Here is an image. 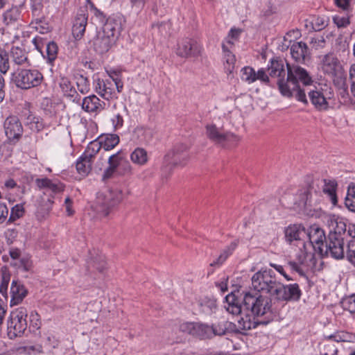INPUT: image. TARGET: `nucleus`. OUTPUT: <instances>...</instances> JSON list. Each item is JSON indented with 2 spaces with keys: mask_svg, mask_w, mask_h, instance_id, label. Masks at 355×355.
<instances>
[{
  "mask_svg": "<svg viewBox=\"0 0 355 355\" xmlns=\"http://www.w3.org/2000/svg\"><path fill=\"white\" fill-rule=\"evenodd\" d=\"M243 306L245 309L250 310L254 316H265L263 320L270 318V322L273 320L274 313H277L276 309L272 307L271 300L259 293H246L243 297Z\"/></svg>",
  "mask_w": 355,
  "mask_h": 355,
  "instance_id": "obj_3",
  "label": "nucleus"
},
{
  "mask_svg": "<svg viewBox=\"0 0 355 355\" xmlns=\"http://www.w3.org/2000/svg\"><path fill=\"white\" fill-rule=\"evenodd\" d=\"M121 200V191L109 190L98 196L95 209L100 217H106Z\"/></svg>",
  "mask_w": 355,
  "mask_h": 355,
  "instance_id": "obj_6",
  "label": "nucleus"
},
{
  "mask_svg": "<svg viewBox=\"0 0 355 355\" xmlns=\"http://www.w3.org/2000/svg\"><path fill=\"white\" fill-rule=\"evenodd\" d=\"M25 123L32 131L36 132L41 131L44 127L42 120L31 113L26 116Z\"/></svg>",
  "mask_w": 355,
  "mask_h": 355,
  "instance_id": "obj_36",
  "label": "nucleus"
},
{
  "mask_svg": "<svg viewBox=\"0 0 355 355\" xmlns=\"http://www.w3.org/2000/svg\"><path fill=\"white\" fill-rule=\"evenodd\" d=\"M11 275L8 268H2L1 270V284H0V293L3 295H7L8 287L10 281Z\"/></svg>",
  "mask_w": 355,
  "mask_h": 355,
  "instance_id": "obj_44",
  "label": "nucleus"
},
{
  "mask_svg": "<svg viewBox=\"0 0 355 355\" xmlns=\"http://www.w3.org/2000/svg\"><path fill=\"white\" fill-rule=\"evenodd\" d=\"M259 80L262 83L268 84L270 82V78L268 76L266 73V70L264 69H260L258 70L257 73H255V81Z\"/></svg>",
  "mask_w": 355,
  "mask_h": 355,
  "instance_id": "obj_58",
  "label": "nucleus"
},
{
  "mask_svg": "<svg viewBox=\"0 0 355 355\" xmlns=\"http://www.w3.org/2000/svg\"><path fill=\"white\" fill-rule=\"evenodd\" d=\"M36 184L40 189H48L53 193H58L64 191V185L59 181H53L47 178L37 179Z\"/></svg>",
  "mask_w": 355,
  "mask_h": 355,
  "instance_id": "obj_27",
  "label": "nucleus"
},
{
  "mask_svg": "<svg viewBox=\"0 0 355 355\" xmlns=\"http://www.w3.org/2000/svg\"><path fill=\"white\" fill-rule=\"evenodd\" d=\"M77 90L82 94H86L89 92V82L87 77L82 74H76L74 76Z\"/></svg>",
  "mask_w": 355,
  "mask_h": 355,
  "instance_id": "obj_39",
  "label": "nucleus"
},
{
  "mask_svg": "<svg viewBox=\"0 0 355 355\" xmlns=\"http://www.w3.org/2000/svg\"><path fill=\"white\" fill-rule=\"evenodd\" d=\"M223 52L225 56V69L227 73L230 74L234 69L236 62L235 55H233L226 47L225 44L222 45Z\"/></svg>",
  "mask_w": 355,
  "mask_h": 355,
  "instance_id": "obj_38",
  "label": "nucleus"
},
{
  "mask_svg": "<svg viewBox=\"0 0 355 355\" xmlns=\"http://www.w3.org/2000/svg\"><path fill=\"white\" fill-rule=\"evenodd\" d=\"M10 305H17L20 304L28 294V291L25 286L18 280H12L10 287Z\"/></svg>",
  "mask_w": 355,
  "mask_h": 355,
  "instance_id": "obj_19",
  "label": "nucleus"
},
{
  "mask_svg": "<svg viewBox=\"0 0 355 355\" xmlns=\"http://www.w3.org/2000/svg\"><path fill=\"white\" fill-rule=\"evenodd\" d=\"M333 21L338 28H345L350 24L348 17H340L338 15L333 17Z\"/></svg>",
  "mask_w": 355,
  "mask_h": 355,
  "instance_id": "obj_55",
  "label": "nucleus"
},
{
  "mask_svg": "<svg viewBox=\"0 0 355 355\" xmlns=\"http://www.w3.org/2000/svg\"><path fill=\"white\" fill-rule=\"evenodd\" d=\"M268 67L270 77L277 78V84L280 93L286 97H295L304 105L308 104L306 92L299 85L301 82L304 86L311 85L313 80L309 73L298 65H291L279 58H272Z\"/></svg>",
  "mask_w": 355,
  "mask_h": 355,
  "instance_id": "obj_1",
  "label": "nucleus"
},
{
  "mask_svg": "<svg viewBox=\"0 0 355 355\" xmlns=\"http://www.w3.org/2000/svg\"><path fill=\"white\" fill-rule=\"evenodd\" d=\"M302 291L299 285L296 283L284 285L277 283L273 290L272 297L278 302H297L300 299Z\"/></svg>",
  "mask_w": 355,
  "mask_h": 355,
  "instance_id": "obj_8",
  "label": "nucleus"
},
{
  "mask_svg": "<svg viewBox=\"0 0 355 355\" xmlns=\"http://www.w3.org/2000/svg\"><path fill=\"white\" fill-rule=\"evenodd\" d=\"M130 159L135 164L144 166L148 161V153L144 148L137 147L131 153Z\"/></svg>",
  "mask_w": 355,
  "mask_h": 355,
  "instance_id": "obj_33",
  "label": "nucleus"
},
{
  "mask_svg": "<svg viewBox=\"0 0 355 355\" xmlns=\"http://www.w3.org/2000/svg\"><path fill=\"white\" fill-rule=\"evenodd\" d=\"M347 257L350 263L355 264V241H350L348 243Z\"/></svg>",
  "mask_w": 355,
  "mask_h": 355,
  "instance_id": "obj_54",
  "label": "nucleus"
},
{
  "mask_svg": "<svg viewBox=\"0 0 355 355\" xmlns=\"http://www.w3.org/2000/svg\"><path fill=\"white\" fill-rule=\"evenodd\" d=\"M300 234V227L296 225L289 226L285 230V236L289 242L299 240Z\"/></svg>",
  "mask_w": 355,
  "mask_h": 355,
  "instance_id": "obj_47",
  "label": "nucleus"
},
{
  "mask_svg": "<svg viewBox=\"0 0 355 355\" xmlns=\"http://www.w3.org/2000/svg\"><path fill=\"white\" fill-rule=\"evenodd\" d=\"M291 54L296 62H304L309 55L306 44L303 42H294L291 46Z\"/></svg>",
  "mask_w": 355,
  "mask_h": 355,
  "instance_id": "obj_23",
  "label": "nucleus"
},
{
  "mask_svg": "<svg viewBox=\"0 0 355 355\" xmlns=\"http://www.w3.org/2000/svg\"><path fill=\"white\" fill-rule=\"evenodd\" d=\"M336 187L337 184L336 182L329 181V182L325 183L323 188V192L329 196L331 202L334 205H336L338 203Z\"/></svg>",
  "mask_w": 355,
  "mask_h": 355,
  "instance_id": "obj_41",
  "label": "nucleus"
},
{
  "mask_svg": "<svg viewBox=\"0 0 355 355\" xmlns=\"http://www.w3.org/2000/svg\"><path fill=\"white\" fill-rule=\"evenodd\" d=\"M5 134L10 141H18L23 134L22 125L16 116H9L3 123Z\"/></svg>",
  "mask_w": 355,
  "mask_h": 355,
  "instance_id": "obj_12",
  "label": "nucleus"
},
{
  "mask_svg": "<svg viewBox=\"0 0 355 355\" xmlns=\"http://www.w3.org/2000/svg\"><path fill=\"white\" fill-rule=\"evenodd\" d=\"M308 94L311 103L317 110L321 112L329 109V103L321 90H310Z\"/></svg>",
  "mask_w": 355,
  "mask_h": 355,
  "instance_id": "obj_21",
  "label": "nucleus"
},
{
  "mask_svg": "<svg viewBox=\"0 0 355 355\" xmlns=\"http://www.w3.org/2000/svg\"><path fill=\"white\" fill-rule=\"evenodd\" d=\"M121 29V24L119 20L108 19L103 26L102 33L116 42Z\"/></svg>",
  "mask_w": 355,
  "mask_h": 355,
  "instance_id": "obj_22",
  "label": "nucleus"
},
{
  "mask_svg": "<svg viewBox=\"0 0 355 355\" xmlns=\"http://www.w3.org/2000/svg\"><path fill=\"white\" fill-rule=\"evenodd\" d=\"M93 161L81 156L76 160V168L78 173L82 177H86L92 171Z\"/></svg>",
  "mask_w": 355,
  "mask_h": 355,
  "instance_id": "obj_30",
  "label": "nucleus"
},
{
  "mask_svg": "<svg viewBox=\"0 0 355 355\" xmlns=\"http://www.w3.org/2000/svg\"><path fill=\"white\" fill-rule=\"evenodd\" d=\"M87 263L90 265H99L101 266L107 264L105 255L96 250L89 252Z\"/></svg>",
  "mask_w": 355,
  "mask_h": 355,
  "instance_id": "obj_43",
  "label": "nucleus"
},
{
  "mask_svg": "<svg viewBox=\"0 0 355 355\" xmlns=\"http://www.w3.org/2000/svg\"><path fill=\"white\" fill-rule=\"evenodd\" d=\"M349 78L351 83L350 90L352 96L355 97V64L350 66Z\"/></svg>",
  "mask_w": 355,
  "mask_h": 355,
  "instance_id": "obj_56",
  "label": "nucleus"
},
{
  "mask_svg": "<svg viewBox=\"0 0 355 355\" xmlns=\"http://www.w3.org/2000/svg\"><path fill=\"white\" fill-rule=\"evenodd\" d=\"M344 239L334 236V234H329L327 239L324 253L331 254V257L340 259L344 257Z\"/></svg>",
  "mask_w": 355,
  "mask_h": 355,
  "instance_id": "obj_11",
  "label": "nucleus"
},
{
  "mask_svg": "<svg viewBox=\"0 0 355 355\" xmlns=\"http://www.w3.org/2000/svg\"><path fill=\"white\" fill-rule=\"evenodd\" d=\"M30 323L34 329H38L40 328V315L35 311H32L30 314Z\"/></svg>",
  "mask_w": 355,
  "mask_h": 355,
  "instance_id": "obj_57",
  "label": "nucleus"
},
{
  "mask_svg": "<svg viewBox=\"0 0 355 355\" xmlns=\"http://www.w3.org/2000/svg\"><path fill=\"white\" fill-rule=\"evenodd\" d=\"M207 135L209 139L216 144H225L227 142L236 143L239 141V137L231 132L223 133L216 125H207L206 126Z\"/></svg>",
  "mask_w": 355,
  "mask_h": 355,
  "instance_id": "obj_13",
  "label": "nucleus"
},
{
  "mask_svg": "<svg viewBox=\"0 0 355 355\" xmlns=\"http://www.w3.org/2000/svg\"><path fill=\"white\" fill-rule=\"evenodd\" d=\"M136 133L140 139V141L144 144L149 143L152 139V132L150 129L138 128L136 129Z\"/></svg>",
  "mask_w": 355,
  "mask_h": 355,
  "instance_id": "obj_50",
  "label": "nucleus"
},
{
  "mask_svg": "<svg viewBox=\"0 0 355 355\" xmlns=\"http://www.w3.org/2000/svg\"><path fill=\"white\" fill-rule=\"evenodd\" d=\"M346 337H347V336L344 332H337L333 335H331L329 337L328 340H329L331 341L334 340L336 343L345 342L347 340Z\"/></svg>",
  "mask_w": 355,
  "mask_h": 355,
  "instance_id": "obj_60",
  "label": "nucleus"
},
{
  "mask_svg": "<svg viewBox=\"0 0 355 355\" xmlns=\"http://www.w3.org/2000/svg\"><path fill=\"white\" fill-rule=\"evenodd\" d=\"M8 215V209L5 203L0 202V224L3 223Z\"/></svg>",
  "mask_w": 355,
  "mask_h": 355,
  "instance_id": "obj_61",
  "label": "nucleus"
},
{
  "mask_svg": "<svg viewBox=\"0 0 355 355\" xmlns=\"http://www.w3.org/2000/svg\"><path fill=\"white\" fill-rule=\"evenodd\" d=\"M200 53L201 46L194 39L185 37L178 43L176 54L181 58H196Z\"/></svg>",
  "mask_w": 355,
  "mask_h": 355,
  "instance_id": "obj_10",
  "label": "nucleus"
},
{
  "mask_svg": "<svg viewBox=\"0 0 355 355\" xmlns=\"http://www.w3.org/2000/svg\"><path fill=\"white\" fill-rule=\"evenodd\" d=\"M87 24V15L83 13L78 14L72 26V34L76 40H80L84 35Z\"/></svg>",
  "mask_w": 355,
  "mask_h": 355,
  "instance_id": "obj_25",
  "label": "nucleus"
},
{
  "mask_svg": "<svg viewBox=\"0 0 355 355\" xmlns=\"http://www.w3.org/2000/svg\"><path fill=\"white\" fill-rule=\"evenodd\" d=\"M255 71L251 67H245L241 69V79L249 84L255 82Z\"/></svg>",
  "mask_w": 355,
  "mask_h": 355,
  "instance_id": "obj_49",
  "label": "nucleus"
},
{
  "mask_svg": "<svg viewBox=\"0 0 355 355\" xmlns=\"http://www.w3.org/2000/svg\"><path fill=\"white\" fill-rule=\"evenodd\" d=\"M321 67L324 73L332 77L336 76L340 62L334 53H329L323 57Z\"/></svg>",
  "mask_w": 355,
  "mask_h": 355,
  "instance_id": "obj_20",
  "label": "nucleus"
},
{
  "mask_svg": "<svg viewBox=\"0 0 355 355\" xmlns=\"http://www.w3.org/2000/svg\"><path fill=\"white\" fill-rule=\"evenodd\" d=\"M114 44V41H112L110 37H107V35L102 33L99 34L94 42V49L100 54L107 52Z\"/></svg>",
  "mask_w": 355,
  "mask_h": 355,
  "instance_id": "obj_26",
  "label": "nucleus"
},
{
  "mask_svg": "<svg viewBox=\"0 0 355 355\" xmlns=\"http://www.w3.org/2000/svg\"><path fill=\"white\" fill-rule=\"evenodd\" d=\"M124 157L121 151H118L116 153L110 156L108 159V167L105 168L102 175V180L105 181L111 178L116 172L118 167L123 162Z\"/></svg>",
  "mask_w": 355,
  "mask_h": 355,
  "instance_id": "obj_18",
  "label": "nucleus"
},
{
  "mask_svg": "<svg viewBox=\"0 0 355 355\" xmlns=\"http://www.w3.org/2000/svg\"><path fill=\"white\" fill-rule=\"evenodd\" d=\"M64 205L66 207L67 214L69 216H71L74 214V210L72 208L73 201L69 196H67L64 200Z\"/></svg>",
  "mask_w": 355,
  "mask_h": 355,
  "instance_id": "obj_62",
  "label": "nucleus"
},
{
  "mask_svg": "<svg viewBox=\"0 0 355 355\" xmlns=\"http://www.w3.org/2000/svg\"><path fill=\"white\" fill-rule=\"evenodd\" d=\"M10 69L8 53L0 48V72L6 74Z\"/></svg>",
  "mask_w": 355,
  "mask_h": 355,
  "instance_id": "obj_48",
  "label": "nucleus"
},
{
  "mask_svg": "<svg viewBox=\"0 0 355 355\" xmlns=\"http://www.w3.org/2000/svg\"><path fill=\"white\" fill-rule=\"evenodd\" d=\"M82 108L89 113H99L104 110L105 103L96 95L92 94L85 97L82 101Z\"/></svg>",
  "mask_w": 355,
  "mask_h": 355,
  "instance_id": "obj_17",
  "label": "nucleus"
},
{
  "mask_svg": "<svg viewBox=\"0 0 355 355\" xmlns=\"http://www.w3.org/2000/svg\"><path fill=\"white\" fill-rule=\"evenodd\" d=\"M227 305L225 306L226 310L232 315H239L241 313L242 307L236 297L235 295L230 293L225 297Z\"/></svg>",
  "mask_w": 355,
  "mask_h": 355,
  "instance_id": "obj_32",
  "label": "nucleus"
},
{
  "mask_svg": "<svg viewBox=\"0 0 355 355\" xmlns=\"http://www.w3.org/2000/svg\"><path fill=\"white\" fill-rule=\"evenodd\" d=\"M119 175H130L132 173V166L127 160H123L121 165L118 167L116 172Z\"/></svg>",
  "mask_w": 355,
  "mask_h": 355,
  "instance_id": "obj_52",
  "label": "nucleus"
},
{
  "mask_svg": "<svg viewBox=\"0 0 355 355\" xmlns=\"http://www.w3.org/2000/svg\"><path fill=\"white\" fill-rule=\"evenodd\" d=\"M189 159L187 147L180 144L169 150L164 157V164L166 166H184Z\"/></svg>",
  "mask_w": 355,
  "mask_h": 355,
  "instance_id": "obj_9",
  "label": "nucleus"
},
{
  "mask_svg": "<svg viewBox=\"0 0 355 355\" xmlns=\"http://www.w3.org/2000/svg\"><path fill=\"white\" fill-rule=\"evenodd\" d=\"M45 45H46V58L48 60L49 62L51 63L57 58L58 51V45L53 41H51V42L45 43Z\"/></svg>",
  "mask_w": 355,
  "mask_h": 355,
  "instance_id": "obj_46",
  "label": "nucleus"
},
{
  "mask_svg": "<svg viewBox=\"0 0 355 355\" xmlns=\"http://www.w3.org/2000/svg\"><path fill=\"white\" fill-rule=\"evenodd\" d=\"M272 270H263L256 272L252 277V285L257 292H263L269 294L271 297L273 290L276 288L277 282L272 276Z\"/></svg>",
  "mask_w": 355,
  "mask_h": 355,
  "instance_id": "obj_7",
  "label": "nucleus"
},
{
  "mask_svg": "<svg viewBox=\"0 0 355 355\" xmlns=\"http://www.w3.org/2000/svg\"><path fill=\"white\" fill-rule=\"evenodd\" d=\"M8 306L1 299H0V327L3 322L5 315L7 312Z\"/></svg>",
  "mask_w": 355,
  "mask_h": 355,
  "instance_id": "obj_64",
  "label": "nucleus"
},
{
  "mask_svg": "<svg viewBox=\"0 0 355 355\" xmlns=\"http://www.w3.org/2000/svg\"><path fill=\"white\" fill-rule=\"evenodd\" d=\"M101 148H102L101 146L100 145L98 141L96 139L91 141L87 145L86 149L85 150L84 153L82 155H84V157L93 161L96 155L99 152Z\"/></svg>",
  "mask_w": 355,
  "mask_h": 355,
  "instance_id": "obj_40",
  "label": "nucleus"
},
{
  "mask_svg": "<svg viewBox=\"0 0 355 355\" xmlns=\"http://www.w3.org/2000/svg\"><path fill=\"white\" fill-rule=\"evenodd\" d=\"M313 24L315 31H321L327 26V21L324 18L318 17L314 19Z\"/></svg>",
  "mask_w": 355,
  "mask_h": 355,
  "instance_id": "obj_59",
  "label": "nucleus"
},
{
  "mask_svg": "<svg viewBox=\"0 0 355 355\" xmlns=\"http://www.w3.org/2000/svg\"><path fill=\"white\" fill-rule=\"evenodd\" d=\"M345 205L349 211L355 212V185H349Z\"/></svg>",
  "mask_w": 355,
  "mask_h": 355,
  "instance_id": "obj_45",
  "label": "nucleus"
},
{
  "mask_svg": "<svg viewBox=\"0 0 355 355\" xmlns=\"http://www.w3.org/2000/svg\"><path fill=\"white\" fill-rule=\"evenodd\" d=\"M101 148L105 150L113 149L119 143V137L116 134H104L97 138Z\"/></svg>",
  "mask_w": 355,
  "mask_h": 355,
  "instance_id": "obj_28",
  "label": "nucleus"
},
{
  "mask_svg": "<svg viewBox=\"0 0 355 355\" xmlns=\"http://www.w3.org/2000/svg\"><path fill=\"white\" fill-rule=\"evenodd\" d=\"M11 79L17 87L29 89L40 85L44 77L37 69H18L12 73Z\"/></svg>",
  "mask_w": 355,
  "mask_h": 355,
  "instance_id": "obj_5",
  "label": "nucleus"
},
{
  "mask_svg": "<svg viewBox=\"0 0 355 355\" xmlns=\"http://www.w3.org/2000/svg\"><path fill=\"white\" fill-rule=\"evenodd\" d=\"M324 222L329 229V234L344 237L347 234V225L343 219L335 214H328L324 216Z\"/></svg>",
  "mask_w": 355,
  "mask_h": 355,
  "instance_id": "obj_14",
  "label": "nucleus"
},
{
  "mask_svg": "<svg viewBox=\"0 0 355 355\" xmlns=\"http://www.w3.org/2000/svg\"><path fill=\"white\" fill-rule=\"evenodd\" d=\"M28 311L24 306L13 309L7 320L8 336L10 339L21 337L27 329Z\"/></svg>",
  "mask_w": 355,
  "mask_h": 355,
  "instance_id": "obj_4",
  "label": "nucleus"
},
{
  "mask_svg": "<svg viewBox=\"0 0 355 355\" xmlns=\"http://www.w3.org/2000/svg\"><path fill=\"white\" fill-rule=\"evenodd\" d=\"M59 86L63 95L66 98L74 103H80L81 97L67 77L62 76L60 78Z\"/></svg>",
  "mask_w": 355,
  "mask_h": 355,
  "instance_id": "obj_16",
  "label": "nucleus"
},
{
  "mask_svg": "<svg viewBox=\"0 0 355 355\" xmlns=\"http://www.w3.org/2000/svg\"><path fill=\"white\" fill-rule=\"evenodd\" d=\"M239 244V241L235 240L232 241L228 246H227L220 254L216 261L211 263L209 266H214V265H221L227 257L232 254L234 250L236 248Z\"/></svg>",
  "mask_w": 355,
  "mask_h": 355,
  "instance_id": "obj_34",
  "label": "nucleus"
},
{
  "mask_svg": "<svg viewBox=\"0 0 355 355\" xmlns=\"http://www.w3.org/2000/svg\"><path fill=\"white\" fill-rule=\"evenodd\" d=\"M112 82L110 80L98 79L96 81V91L103 98L108 100L112 97L113 89L111 87Z\"/></svg>",
  "mask_w": 355,
  "mask_h": 355,
  "instance_id": "obj_31",
  "label": "nucleus"
},
{
  "mask_svg": "<svg viewBox=\"0 0 355 355\" xmlns=\"http://www.w3.org/2000/svg\"><path fill=\"white\" fill-rule=\"evenodd\" d=\"M180 330L201 340L222 336L227 332V323L225 322L214 323L211 325L202 322H186L180 324Z\"/></svg>",
  "mask_w": 355,
  "mask_h": 355,
  "instance_id": "obj_2",
  "label": "nucleus"
},
{
  "mask_svg": "<svg viewBox=\"0 0 355 355\" xmlns=\"http://www.w3.org/2000/svg\"><path fill=\"white\" fill-rule=\"evenodd\" d=\"M11 56L12 61L18 64L21 65L28 62L27 53L26 51L18 46H13L11 49Z\"/></svg>",
  "mask_w": 355,
  "mask_h": 355,
  "instance_id": "obj_35",
  "label": "nucleus"
},
{
  "mask_svg": "<svg viewBox=\"0 0 355 355\" xmlns=\"http://www.w3.org/2000/svg\"><path fill=\"white\" fill-rule=\"evenodd\" d=\"M308 236L314 250L320 254H322L327 239L324 230L318 226L313 225L310 227Z\"/></svg>",
  "mask_w": 355,
  "mask_h": 355,
  "instance_id": "obj_15",
  "label": "nucleus"
},
{
  "mask_svg": "<svg viewBox=\"0 0 355 355\" xmlns=\"http://www.w3.org/2000/svg\"><path fill=\"white\" fill-rule=\"evenodd\" d=\"M320 355H338V348L332 341L327 340L320 344Z\"/></svg>",
  "mask_w": 355,
  "mask_h": 355,
  "instance_id": "obj_42",
  "label": "nucleus"
},
{
  "mask_svg": "<svg viewBox=\"0 0 355 355\" xmlns=\"http://www.w3.org/2000/svg\"><path fill=\"white\" fill-rule=\"evenodd\" d=\"M112 125L114 129L120 128L123 125V119L120 114H116L112 119Z\"/></svg>",
  "mask_w": 355,
  "mask_h": 355,
  "instance_id": "obj_63",
  "label": "nucleus"
},
{
  "mask_svg": "<svg viewBox=\"0 0 355 355\" xmlns=\"http://www.w3.org/2000/svg\"><path fill=\"white\" fill-rule=\"evenodd\" d=\"M20 17V11L17 7H12L3 15V23L8 26L16 22Z\"/></svg>",
  "mask_w": 355,
  "mask_h": 355,
  "instance_id": "obj_37",
  "label": "nucleus"
},
{
  "mask_svg": "<svg viewBox=\"0 0 355 355\" xmlns=\"http://www.w3.org/2000/svg\"><path fill=\"white\" fill-rule=\"evenodd\" d=\"M270 318L268 320H259L256 318L255 316L245 315L244 317H241L238 321L239 327L244 331L250 330L256 328L259 324H267L270 322Z\"/></svg>",
  "mask_w": 355,
  "mask_h": 355,
  "instance_id": "obj_24",
  "label": "nucleus"
},
{
  "mask_svg": "<svg viewBox=\"0 0 355 355\" xmlns=\"http://www.w3.org/2000/svg\"><path fill=\"white\" fill-rule=\"evenodd\" d=\"M24 207L21 205H16L11 209L10 215L8 218L10 223L15 221L17 219L21 218L24 214Z\"/></svg>",
  "mask_w": 355,
  "mask_h": 355,
  "instance_id": "obj_51",
  "label": "nucleus"
},
{
  "mask_svg": "<svg viewBox=\"0 0 355 355\" xmlns=\"http://www.w3.org/2000/svg\"><path fill=\"white\" fill-rule=\"evenodd\" d=\"M200 311L206 315H210L216 312L217 309L216 300L214 298L205 297L198 302Z\"/></svg>",
  "mask_w": 355,
  "mask_h": 355,
  "instance_id": "obj_29",
  "label": "nucleus"
},
{
  "mask_svg": "<svg viewBox=\"0 0 355 355\" xmlns=\"http://www.w3.org/2000/svg\"><path fill=\"white\" fill-rule=\"evenodd\" d=\"M342 304L344 309L349 311L350 313H355V295L344 299Z\"/></svg>",
  "mask_w": 355,
  "mask_h": 355,
  "instance_id": "obj_53",
  "label": "nucleus"
}]
</instances>
